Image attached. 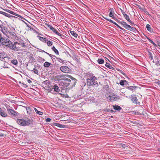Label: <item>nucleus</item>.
Instances as JSON below:
<instances>
[{
	"mask_svg": "<svg viewBox=\"0 0 160 160\" xmlns=\"http://www.w3.org/2000/svg\"><path fill=\"white\" fill-rule=\"evenodd\" d=\"M84 77L86 78L88 86L97 87L98 85V82L95 81L97 79L96 77L92 73L89 72L85 73Z\"/></svg>",
	"mask_w": 160,
	"mask_h": 160,
	"instance_id": "1",
	"label": "nucleus"
},
{
	"mask_svg": "<svg viewBox=\"0 0 160 160\" xmlns=\"http://www.w3.org/2000/svg\"><path fill=\"white\" fill-rule=\"evenodd\" d=\"M17 122L18 124L24 126L33 124L32 121L28 118L25 119H18Z\"/></svg>",
	"mask_w": 160,
	"mask_h": 160,
	"instance_id": "2",
	"label": "nucleus"
},
{
	"mask_svg": "<svg viewBox=\"0 0 160 160\" xmlns=\"http://www.w3.org/2000/svg\"><path fill=\"white\" fill-rule=\"evenodd\" d=\"M1 30L3 34L6 36H7L8 34L12 36H15L16 35L15 33L14 32H12L10 30H9L7 27L4 26L2 25Z\"/></svg>",
	"mask_w": 160,
	"mask_h": 160,
	"instance_id": "3",
	"label": "nucleus"
},
{
	"mask_svg": "<svg viewBox=\"0 0 160 160\" xmlns=\"http://www.w3.org/2000/svg\"><path fill=\"white\" fill-rule=\"evenodd\" d=\"M17 43V42H14V43L13 44L12 42H11L10 40L8 43V45L6 46H8V47L13 50H16V51H19L20 50V48L19 46L16 45V44Z\"/></svg>",
	"mask_w": 160,
	"mask_h": 160,
	"instance_id": "4",
	"label": "nucleus"
},
{
	"mask_svg": "<svg viewBox=\"0 0 160 160\" xmlns=\"http://www.w3.org/2000/svg\"><path fill=\"white\" fill-rule=\"evenodd\" d=\"M63 80L64 81L60 82L59 84L60 88H62V89L66 88L69 86L68 78H65Z\"/></svg>",
	"mask_w": 160,
	"mask_h": 160,
	"instance_id": "5",
	"label": "nucleus"
},
{
	"mask_svg": "<svg viewBox=\"0 0 160 160\" xmlns=\"http://www.w3.org/2000/svg\"><path fill=\"white\" fill-rule=\"evenodd\" d=\"M54 90L53 91L59 92L60 91L59 87L58 86L57 84L53 83L50 86V90L51 92L52 91Z\"/></svg>",
	"mask_w": 160,
	"mask_h": 160,
	"instance_id": "6",
	"label": "nucleus"
},
{
	"mask_svg": "<svg viewBox=\"0 0 160 160\" xmlns=\"http://www.w3.org/2000/svg\"><path fill=\"white\" fill-rule=\"evenodd\" d=\"M65 78V76L62 74H59L56 75L52 78V80L54 81H58L63 80Z\"/></svg>",
	"mask_w": 160,
	"mask_h": 160,
	"instance_id": "7",
	"label": "nucleus"
},
{
	"mask_svg": "<svg viewBox=\"0 0 160 160\" xmlns=\"http://www.w3.org/2000/svg\"><path fill=\"white\" fill-rule=\"evenodd\" d=\"M7 110L8 113L10 115L17 117H18L19 114L18 112L14 110L13 109L7 108Z\"/></svg>",
	"mask_w": 160,
	"mask_h": 160,
	"instance_id": "8",
	"label": "nucleus"
},
{
	"mask_svg": "<svg viewBox=\"0 0 160 160\" xmlns=\"http://www.w3.org/2000/svg\"><path fill=\"white\" fill-rule=\"evenodd\" d=\"M131 100L133 102L137 105H139L140 102L138 101V99L136 96L134 95H131L129 97Z\"/></svg>",
	"mask_w": 160,
	"mask_h": 160,
	"instance_id": "9",
	"label": "nucleus"
},
{
	"mask_svg": "<svg viewBox=\"0 0 160 160\" xmlns=\"http://www.w3.org/2000/svg\"><path fill=\"white\" fill-rule=\"evenodd\" d=\"M60 70L63 72L65 73H69L71 72V69L70 68L67 66H62L60 68Z\"/></svg>",
	"mask_w": 160,
	"mask_h": 160,
	"instance_id": "10",
	"label": "nucleus"
},
{
	"mask_svg": "<svg viewBox=\"0 0 160 160\" xmlns=\"http://www.w3.org/2000/svg\"><path fill=\"white\" fill-rule=\"evenodd\" d=\"M9 40L8 38H3L2 37L0 38V43L2 45L7 46L8 45Z\"/></svg>",
	"mask_w": 160,
	"mask_h": 160,
	"instance_id": "11",
	"label": "nucleus"
},
{
	"mask_svg": "<svg viewBox=\"0 0 160 160\" xmlns=\"http://www.w3.org/2000/svg\"><path fill=\"white\" fill-rule=\"evenodd\" d=\"M56 58L57 61L58 62L57 63H56H56L54 64L55 66H56V67H58L59 65H61V64H63L65 62L64 60L59 58L56 57Z\"/></svg>",
	"mask_w": 160,
	"mask_h": 160,
	"instance_id": "12",
	"label": "nucleus"
},
{
	"mask_svg": "<svg viewBox=\"0 0 160 160\" xmlns=\"http://www.w3.org/2000/svg\"><path fill=\"white\" fill-rule=\"evenodd\" d=\"M4 10L6 12H7L11 14H12V15H14L16 16H17L19 18H21L22 19L23 18L22 16L14 12H13L12 11L10 10L5 9H4Z\"/></svg>",
	"mask_w": 160,
	"mask_h": 160,
	"instance_id": "13",
	"label": "nucleus"
},
{
	"mask_svg": "<svg viewBox=\"0 0 160 160\" xmlns=\"http://www.w3.org/2000/svg\"><path fill=\"white\" fill-rule=\"evenodd\" d=\"M68 81L69 86H70V87H72L75 85L76 83L77 80L76 79H74L73 80H71L70 79L68 78Z\"/></svg>",
	"mask_w": 160,
	"mask_h": 160,
	"instance_id": "14",
	"label": "nucleus"
},
{
	"mask_svg": "<svg viewBox=\"0 0 160 160\" xmlns=\"http://www.w3.org/2000/svg\"><path fill=\"white\" fill-rule=\"evenodd\" d=\"M43 66L45 68H48L50 67V68H51L54 67L55 66V65H53L48 62H46L44 63Z\"/></svg>",
	"mask_w": 160,
	"mask_h": 160,
	"instance_id": "15",
	"label": "nucleus"
},
{
	"mask_svg": "<svg viewBox=\"0 0 160 160\" xmlns=\"http://www.w3.org/2000/svg\"><path fill=\"white\" fill-rule=\"evenodd\" d=\"M16 45L19 46L20 48V50L21 49L20 48H27V46L26 45L25 43L23 42H17V43L16 44Z\"/></svg>",
	"mask_w": 160,
	"mask_h": 160,
	"instance_id": "16",
	"label": "nucleus"
},
{
	"mask_svg": "<svg viewBox=\"0 0 160 160\" xmlns=\"http://www.w3.org/2000/svg\"><path fill=\"white\" fill-rule=\"evenodd\" d=\"M137 88V87L135 86H129L126 87L127 89L132 91V92H133Z\"/></svg>",
	"mask_w": 160,
	"mask_h": 160,
	"instance_id": "17",
	"label": "nucleus"
},
{
	"mask_svg": "<svg viewBox=\"0 0 160 160\" xmlns=\"http://www.w3.org/2000/svg\"><path fill=\"white\" fill-rule=\"evenodd\" d=\"M29 62L30 63L32 62H34L35 59L32 54H31L29 55Z\"/></svg>",
	"mask_w": 160,
	"mask_h": 160,
	"instance_id": "18",
	"label": "nucleus"
},
{
	"mask_svg": "<svg viewBox=\"0 0 160 160\" xmlns=\"http://www.w3.org/2000/svg\"><path fill=\"white\" fill-rule=\"evenodd\" d=\"M148 55L149 56V58L151 60H152L153 59V54H154L153 52L152 51H151V52L148 51Z\"/></svg>",
	"mask_w": 160,
	"mask_h": 160,
	"instance_id": "19",
	"label": "nucleus"
},
{
	"mask_svg": "<svg viewBox=\"0 0 160 160\" xmlns=\"http://www.w3.org/2000/svg\"><path fill=\"white\" fill-rule=\"evenodd\" d=\"M0 13L1 14L3 15H4L6 17H7L9 18H11V17H13V16L5 12H4L0 11Z\"/></svg>",
	"mask_w": 160,
	"mask_h": 160,
	"instance_id": "20",
	"label": "nucleus"
},
{
	"mask_svg": "<svg viewBox=\"0 0 160 160\" xmlns=\"http://www.w3.org/2000/svg\"><path fill=\"white\" fill-rule=\"evenodd\" d=\"M113 9L112 8H110L109 10L110 11V12L109 13V16L112 17L113 18H114V15L113 14V13H114V11H113Z\"/></svg>",
	"mask_w": 160,
	"mask_h": 160,
	"instance_id": "21",
	"label": "nucleus"
},
{
	"mask_svg": "<svg viewBox=\"0 0 160 160\" xmlns=\"http://www.w3.org/2000/svg\"><path fill=\"white\" fill-rule=\"evenodd\" d=\"M54 125L55 126H57L59 128H64L66 127L65 125L60 124V123L57 122L54 123Z\"/></svg>",
	"mask_w": 160,
	"mask_h": 160,
	"instance_id": "22",
	"label": "nucleus"
},
{
	"mask_svg": "<svg viewBox=\"0 0 160 160\" xmlns=\"http://www.w3.org/2000/svg\"><path fill=\"white\" fill-rule=\"evenodd\" d=\"M11 63L16 66H17L18 63V62L16 59H12L11 60Z\"/></svg>",
	"mask_w": 160,
	"mask_h": 160,
	"instance_id": "23",
	"label": "nucleus"
},
{
	"mask_svg": "<svg viewBox=\"0 0 160 160\" xmlns=\"http://www.w3.org/2000/svg\"><path fill=\"white\" fill-rule=\"evenodd\" d=\"M105 66L106 67L112 70H114L115 69L113 67L111 66V65L109 63H108L107 62H106V63L105 65Z\"/></svg>",
	"mask_w": 160,
	"mask_h": 160,
	"instance_id": "24",
	"label": "nucleus"
},
{
	"mask_svg": "<svg viewBox=\"0 0 160 160\" xmlns=\"http://www.w3.org/2000/svg\"><path fill=\"white\" fill-rule=\"evenodd\" d=\"M146 28L148 31L150 32H153V30L150 26V25L149 24H147L146 26Z\"/></svg>",
	"mask_w": 160,
	"mask_h": 160,
	"instance_id": "25",
	"label": "nucleus"
},
{
	"mask_svg": "<svg viewBox=\"0 0 160 160\" xmlns=\"http://www.w3.org/2000/svg\"><path fill=\"white\" fill-rule=\"evenodd\" d=\"M0 114L1 116L3 117H6L7 116V114L2 110L0 112Z\"/></svg>",
	"mask_w": 160,
	"mask_h": 160,
	"instance_id": "26",
	"label": "nucleus"
},
{
	"mask_svg": "<svg viewBox=\"0 0 160 160\" xmlns=\"http://www.w3.org/2000/svg\"><path fill=\"white\" fill-rule=\"evenodd\" d=\"M52 50L53 51H54L56 54H57V55L59 54V52H58V51L55 48L54 46H53L52 47Z\"/></svg>",
	"mask_w": 160,
	"mask_h": 160,
	"instance_id": "27",
	"label": "nucleus"
},
{
	"mask_svg": "<svg viewBox=\"0 0 160 160\" xmlns=\"http://www.w3.org/2000/svg\"><path fill=\"white\" fill-rule=\"evenodd\" d=\"M113 109L115 110L119 111L122 109V108L118 105H115L113 107Z\"/></svg>",
	"mask_w": 160,
	"mask_h": 160,
	"instance_id": "28",
	"label": "nucleus"
},
{
	"mask_svg": "<svg viewBox=\"0 0 160 160\" xmlns=\"http://www.w3.org/2000/svg\"><path fill=\"white\" fill-rule=\"evenodd\" d=\"M70 32L71 35L75 38H77L78 36V34L74 31H70Z\"/></svg>",
	"mask_w": 160,
	"mask_h": 160,
	"instance_id": "29",
	"label": "nucleus"
},
{
	"mask_svg": "<svg viewBox=\"0 0 160 160\" xmlns=\"http://www.w3.org/2000/svg\"><path fill=\"white\" fill-rule=\"evenodd\" d=\"M97 61L98 63L99 64H102L104 62V60L102 58H99Z\"/></svg>",
	"mask_w": 160,
	"mask_h": 160,
	"instance_id": "30",
	"label": "nucleus"
},
{
	"mask_svg": "<svg viewBox=\"0 0 160 160\" xmlns=\"http://www.w3.org/2000/svg\"><path fill=\"white\" fill-rule=\"evenodd\" d=\"M110 99L111 100H116L117 99V97L115 96L114 95H110L109 96Z\"/></svg>",
	"mask_w": 160,
	"mask_h": 160,
	"instance_id": "31",
	"label": "nucleus"
},
{
	"mask_svg": "<svg viewBox=\"0 0 160 160\" xmlns=\"http://www.w3.org/2000/svg\"><path fill=\"white\" fill-rule=\"evenodd\" d=\"M34 109L36 112L39 114V115H42V112L41 111H39L37 110V109L36 108H34Z\"/></svg>",
	"mask_w": 160,
	"mask_h": 160,
	"instance_id": "32",
	"label": "nucleus"
},
{
	"mask_svg": "<svg viewBox=\"0 0 160 160\" xmlns=\"http://www.w3.org/2000/svg\"><path fill=\"white\" fill-rule=\"evenodd\" d=\"M5 58V54L4 52H0V58Z\"/></svg>",
	"mask_w": 160,
	"mask_h": 160,
	"instance_id": "33",
	"label": "nucleus"
},
{
	"mask_svg": "<svg viewBox=\"0 0 160 160\" xmlns=\"http://www.w3.org/2000/svg\"><path fill=\"white\" fill-rule=\"evenodd\" d=\"M37 37L39 38V40L43 42H44L45 40L46 39V38H43L42 37H41L39 36H38Z\"/></svg>",
	"mask_w": 160,
	"mask_h": 160,
	"instance_id": "34",
	"label": "nucleus"
},
{
	"mask_svg": "<svg viewBox=\"0 0 160 160\" xmlns=\"http://www.w3.org/2000/svg\"><path fill=\"white\" fill-rule=\"evenodd\" d=\"M123 16L128 22H130V20L128 16V15L127 14H124Z\"/></svg>",
	"mask_w": 160,
	"mask_h": 160,
	"instance_id": "35",
	"label": "nucleus"
},
{
	"mask_svg": "<svg viewBox=\"0 0 160 160\" xmlns=\"http://www.w3.org/2000/svg\"><path fill=\"white\" fill-rule=\"evenodd\" d=\"M120 24L122 25L123 27H124V28H125L126 27V26L127 24V23L125 22L122 21L121 22H120Z\"/></svg>",
	"mask_w": 160,
	"mask_h": 160,
	"instance_id": "36",
	"label": "nucleus"
},
{
	"mask_svg": "<svg viewBox=\"0 0 160 160\" xmlns=\"http://www.w3.org/2000/svg\"><path fill=\"white\" fill-rule=\"evenodd\" d=\"M33 71L37 75H39L38 71L36 68L35 67L33 69Z\"/></svg>",
	"mask_w": 160,
	"mask_h": 160,
	"instance_id": "37",
	"label": "nucleus"
},
{
	"mask_svg": "<svg viewBox=\"0 0 160 160\" xmlns=\"http://www.w3.org/2000/svg\"><path fill=\"white\" fill-rule=\"evenodd\" d=\"M126 80H123L120 81L119 84L121 86H123L124 85V82H126Z\"/></svg>",
	"mask_w": 160,
	"mask_h": 160,
	"instance_id": "38",
	"label": "nucleus"
},
{
	"mask_svg": "<svg viewBox=\"0 0 160 160\" xmlns=\"http://www.w3.org/2000/svg\"><path fill=\"white\" fill-rule=\"evenodd\" d=\"M52 31L57 35L58 34L59 32L57 31V30L55 28H52Z\"/></svg>",
	"mask_w": 160,
	"mask_h": 160,
	"instance_id": "39",
	"label": "nucleus"
},
{
	"mask_svg": "<svg viewBox=\"0 0 160 160\" xmlns=\"http://www.w3.org/2000/svg\"><path fill=\"white\" fill-rule=\"evenodd\" d=\"M26 110H27V112L28 113H29V114L31 113V110L30 107H27Z\"/></svg>",
	"mask_w": 160,
	"mask_h": 160,
	"instance_id": "40",
	"label": "nucleus"
},
{
	"mask_svg": "<svg viewBox=\"0 0 160 160\" xmlns=\"http://www.w3.org/2000/svg\"><path fill=\"white\" fill-rule=\"evenodd\" d=\"M57 35L60 36L61 37L62 39H64V38L66 37L65 35H64L63 34H61L60 33H58V34Z\"/></svg>",
	"mask_w": 160,
	"mask_h": 160,
	"instance_id": "41",
	"label": "nucleus"
},
{
	"mask_svg": "<svg viewBox=\"0 0 160 160\" xmlns=\"http://www.w3.org/2000/svg\"><path fill=\"white\" fill-rule=\"evenodd\" d=\"M52 42L51 41H49L47 42V44L48 46H51L52 45Z\"/></svg>",
	"mask_w": 160,
	"mask_h": 160,
	"instance_id": "42",
	"label": "nucleus"
},
{
	"mask_svg": "<svg viewBox=\"0 0 160 160\" xmlns=\"http://www.w3.org/2000/svg\"><path fill=\"white\" fill-rule=\"evenodd\" d=\"M104 19H105L106 20H107V21H109V22L112 23H113L114 24V22H115L113 21L111 19H108L107 18H104Z\"/></svg>",
	"mask_w": 160,
	"mask_h": 160,
	"instance_id": "43",
	"label": "nucleus"
},
{
	"mask_svg": "<svg viewBox=\"0 0 160 160\" xmlns=\"http://www.w3.org/2000/svg\"><path fill=\"white\" fill-rule=\"evenodd\" d=\"M47 54L51 57V59H52V61H53L54 60V59H55V58L53 57V55L50 54L48 53H47Z\"/></svg>",
	"mask_w": 160,
	"mask_h": 160,
	"instance_id": "44",
	"label": "nucleus"
},
{
	"mask_svg": "<svg viewBox=\"0 0 160 160\" xmlns=\"http://www.w3.org/2000/svg\"><path fill=\"white\" fill-rule=\"evenodd\" d=\"M131 28V26L127 24L126 27H125V28L128 30H130V29Z\"/></svg>",
	"mask_w": 160,
	"mask_h": 160,
	"instance_id": "45",
	"label": "nucleus"
},
{
	"mask_svg": "<svg viewBox=\"0 0 160 160\" xmlns=\"http://www.w3.org/2000/svg\"><path fill=\"white\" fill-rule=\"evenodd\" d=\"M50 82L49 80H46L43 82V83H44L45 84L47 85L48 84H49Z\"/></svg>",
	"mask_w": 160,
	"mask_h": 160,
	"instance_id": "46",
	"label": "nucleus"
},
{
	"mask_svg": "<svg viewBox=\"0 0 160 160\" xmlns=\"http://www.w3.org/2000/svg\"><path fill=\"white\" fill-rule=\"evenodd\" d=\"M118 71L120 73H121V74H123V75H124V76H125V75H125V73L124 72H123L122 70H120V69H118Z\"/></svg>",
	"mask_w": 160,
	"mask_h": 160,
	"instance_id": "47",
	"label": "nucleus"
},
{
	"mask_svg": "<svg viewBox=\"0 0 160 160\" xmlns=\"http://www.w3.org/2000/svg\"><path fill=\"white\" fill-rule=\"evenodd\" d=\"M47 26L48 28H49V29L52 30V28H53V27H52V26H51V25H49V24H47Z\"/></svg>",
	"mask_w": 160,
	"mask_h": 160,
	"instance_id": "48",
	"label": "nucleus"
},
{
	"mask_svg": "<svg viewBox=\"0 0 160 160\" xmlns=\"http://www.w3.org/2000/svg\"><path fill=\"white\" fill-rule=\"evenodd\" d=\"M47 26L48 28H49V29L52 30V28H53V27H52V26H51V25H49V24H47Z\"/></svg>",
	"mask_w": 160,
	"mask_h": 160,
	"instance_id": "49",
	"label": "nucleus"
},
{
	"mask_svg": "<svg viewBox=\"0 0 160 160\" xmlns=\"http://www.w3.org/2000/svg\"><path fill=\"white\" fill-rule=\"evenodd\" d=\"M147 39L152 44L154 42L149 38L146 37Z\"/></svg>",
	"mask_w": 160,
	"mask_h": 160,
	"instance_id": "50",
	"label": "nucleus"
},
{
	"mask_svg": "<svg viewBox=\"0 0 160 160\" xmlns=\"http://www.w3.org/2000/svg\"><path fill=\"white\" fill-rule=\"evenodd\" d=\"M147 39L152 44L154 42L149 38L146 37Z\"/></svg>",
	"mask_w": 160,
	"mask_h": 160,
	"instance_id": "51",
	"label": "nucleus"
},
{
	"mask_svg": "<svg viewBox=\"0 0 160 160\" xmlns=\"http://www.w3.org/2000/svg\"><path fill=\"white\" fill-rule=\"evenodd\" d=\"M147 39L152 44L154 42L149 38L146 37Z\"/></svg>",
	"mask_w": 160,
	"mask_h": 160,
	"instance_id": "52",
	"label": "nucleus"
},
{
	"mask_svg": "<svg viewBox=\"0 0 160 160\" xmlns=\"http://www.w3.org/2000/svg\"><path fill=\"white\" fill-rule=\"evenodd\" d=\"M156 64L157 65V66H159L160 65V62L159 61H156L155 62Z\"/></svg>",
	"mask_w": 160,
	"mask_h": 160,
	"instance_id": "53",
	"label": "nucleus"
},
{
	"mask_svg": "<svg viewBox=\"0 0 160 160\" xmlns=\"http://www.w3.org/2000/svg\"><path fill=\"white\" fill-rule=\"evenodd\" d=\"M51 120V119L49 118H47L46 119V121L47 122H50Z\"/></svg>",
	"mask_w": 160,
	"mask_h": 160,
	"instance_id": "54",
	"label": "nucleus"
},
{
	"mask_svg": "<svg viewBox=\"0 0 160 160\" xmlns=\"http://www.w3.org/2000/svg\"><path fill=\"white\" fill-rule=\"evenodd\" d=\"M120 145H121V146L122 147V148H125V147L126 146L125 145V144H124L121 143L120 144Z\"/></svg>",
	"mask_w": 160,
	"mask_h": 160,
	"instance_id": "55",
	"label": "nucleus"
},
{
	"mask_svg": "<svg viewBox=\"0 0 160 160\" xmlns=\"http://www.w3.org/2000/svg\"><path fill=\"white\" fill-rule=\"evenodd\" d=\"M129 30H131V31H133L136 30L135 28L132 27H131V28Z\"/></svg>",
	"mask_w": 160,
	"mask_h": 160,
	"instance_id": "56",
	"label": "nucleus"
},
{
	"mask_svg": "<svg viewBox=\"0 0 160 160\" xmlns=\"http://www.w3.org/2000/svg\"><path fill=\"white\" fill-rule=\"evenodd\" d=\"M114 24L118 26L120 29L122 28V27L119 26L117 23L114 22Z\"/></svg>",
	"mask_w": 160,
	"mask_h": 160,
	"instance_id": "57",
	"label": "nucleus"
},
{
	"mask_svg": "<svg viewBox=\"0 0 160 160\" xmlns=\"http://www.w3.org/2000/svg\"><path fill=\"white\" fill-rule=\"evenodd\" d=\"M130 23V24L132 25H134L135 26V24L134 23L132 22L131 20H130V22H129Z\"/></svg>",
	"mask_w": 160,
	"mask_h": 160,
	"instance_id": "58",
	"label": "nucleus"
},
{
	"mask_svg": "<svg viewBox=\"0 0 160 160\" xmlns=\"http://www.w3.org/2000/svg\"><path fill=\"white\" fill-rule=\"evenodd\" d=\"M121 12L123 16L124 15V14H126V13H125V12H124V11L123 10H122V9H121Z\"/></svg>",
	"mask_w": 160,
	"mask_h": 160,
	"instance_id": "59",
	"label": "nucleus"
},
{
	"mask_svg": "<svg viewBox=\"0 0 160 160\" xmlns=\"http://www.w3.org/2000/svg\"><path fill=\"white\" fill-rule=\"evenodd\" d=\"M0 136H4V133L1 132H0Z\"/></svg>",
	"mask_w": 160,
	"mask_h": 160,
	"instance_id": "60",
	"label": "nucleus"
},
{
	"mask_svg": "<svg viewBox=\"0 0 160 160\" xmlns=\"http://www.w3.org/2000/svg\"><path fill=\"white\" fill-rule=\"evenodd\" d=\"M40 51H39L41 52H44L46 53H47V52H45V51H44V50H42L41 49H40Z\"/></svg>",
	"mask_w": 160,
	"mask_h": 160,
	"instance_id": "61",
	"label": "nucleus"
},
{
	"mask_svg": "<svg viewBox=\"0 0 160 160\" xmlns=\"http://www.w3.org/2000/svg\"><path fill=\"white\" fill-rule=\"evenodd\" d=\"M71 80H73L74 79H76L75 78H74L73 77H72L71 76L70 77H69Z\"/></svg>",
	"mask_w": 160,
	"mask_h": 160,
	"instance_id": "62",
	"label": "nucleus"
},
{
	"mask_svg": "<svg viewBox=\"0 0 160 160\" xmlns=\"http://www.w3.org/2000/svg\"><path fill=\"white\" fill-rule=\"evenodd\" d=\"M157 44H158V46L160 47V42H157Z\"/></svg>",
	"mask_w": 160,
	"mask_h": 160,
	"instance_id": "63",
	"label": "nucleus"
},
{
	"mask_svg": "<svg viewBox=\"0 0 160 160\" xmlns=\"http://www.w3.org/2000/svg\"><path fill=\"white\" fill-rule=\"evenodd\" d=\"M157 83L158 85H160V80H158L157 82Z\"/></svg>",
	"mask_w": 160,
	"mask_h": 160,
	"instance_id": "64",
	"label": "nucleus"
}]
</instances>
